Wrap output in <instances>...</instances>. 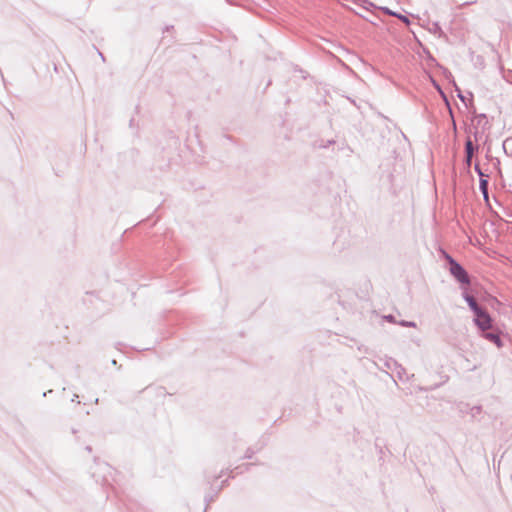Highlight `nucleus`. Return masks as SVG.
Returning <instances> with one entry per match:
<instances>
[{"label": "nucleus", "instance_id": "nucleus-15", "mask_svg": "<svg viewBox=\"0 0 512 512\" xmlns=\"http://www.w3.org/2000/svg\"><path fill=\"white\" fill-rule=\"evenodd\" d=\"M78 398V395H74L72 401H75Z\"/></svg>", "mask_w": 512, "mask_h": 512}, {"label": "nucleus", "instance_id": "nucleus-3", "mask_svg": "<svg viewBox=\"0 0 512 512\" xmlns=\"http://www.w3.org/2000/svg\"><path fill=\"white\" fill-rule=\"evenodd\" d=\"M482 337L486 340L494 343L498 348L502 347V341L498 334L494 332L482 331Z\"/></svg>", "mask_w": 512, "mask_h": 512}, {"label": "nucleus", "instance_id": "nucleus-6", "mask_svg": "<svg viewBox=\"0 0 512 512\" xmlns=\"http://www.w3.org/2000/svg\"><path fill=\"white\" fill-rule=\"evenodd\" d=\"M487 186H488L487 180L484 179L483 177H481L480 178V190L483 192L485 198L488 197Z\"/></svg>", "mask_w": 512, "mask_h": 512}, {"label": "nucleus", "instance_id": "nucleus-9", "mask_svg": "<svg viewBox=\"0 0 512 512\" xmlns=\"http://www.w3.org/2000/svg\"><path fill=\"white\" fill-rule=\"evenodd\" d=\"M475 171L478 173V175L481 177H484L483 172L481 171L480 167L478 165H475Z\"/></svg>", "mask_w": 512, "mask_h": 512}, {"label": "nucleus", "instance_id": "nucleus-10", "mask_svg": "<svg viewBox=\"0 0 512 512\" xmlns=\"http://www.w3.org/2000/svg\"><path fill=\"white\" fill-rule=\"evenodd\" d=\"M398 17H399L402 21H404V22H406V23H409V20H408V18H407L406 16H401V15H399Z\"/></svg>", "mask_w": 512, "mask_h": 512}, {"label": "nucleus", "instance_id": "nucleus-2", "mask_svg": "<svg viewBox=\"0 0 512 512\" xmlns=\"http://www.w3.org/2000/svg\"><path fill=\"white\" fill-rule=\"evenodd\" d=\"M474 322L481 331L492 329V319L490 315L483 309L475 314Z\"/></svg>", "mask_w": 512, "mask_h": 512}, {"label": "nucleus", "instance_id": "nucleus-1", "mask_svg": "<svg viewBox=\"0 0 512 512\" xmlns=\"http://www.w3.org/2000/svg\"><path fill=\"white\" fill-rule=\"evenodd\" d=\"M445 258L447 259L450 265L449 271L451 275L461 284H469L470 279L465 269L458 262H456L450 255L445 254Z\"/></svg>", "mask_w": 512, "mask_h": 512}, {"label": "nucleus", "instance_id": "nucleus-13", "mask_svg": "<svg viewBox=\"0 0 512 512\" xmlns=\"http://www.w3.org/2000/svg\"><path fill=\"white\" fill-rule=\"evenodd\" d=\"M459 97H460V99H461V100H462L463 102L465 101V98H464V96H462V95H459Z\"/></svg>", "mask_w": 512, "mask_h": 512}, {"label": "nucleus", "instance_id": "nucleus-11", "mask_svg": "<svg viewBox=\"0 0 512 512\" xmlns=\"http://www.w3.org/2000/svg\"><path fill=\"white\" fill-rule=\"evenodd\" d=\"M474 137H475V140H476V141H478V139H479V133H478V132H475V133H474Z\"/></svg>", "mask_w": 512, "mask_h": 512}, {"label": "nucleus", "instance_id": "nucleus-7", "mask_svg": "<svg viewBox=\"0 0 512 512\" xmlns=\"http://www.w3.org/2000/svg\"><path fill=\"white\" fill-rule=\"evenodd\" d=\"M400 325L404 327H416V323L412 321H401Z\"/></svg>", "mask_w": 512, "mask_h": 512}, {"label": "nucleus", "instance_id": "nucleus-5", "mask_svg": "<svg viewBox=\"0 0 512 512\" xmlns=\"http://www.w3.org/2000/svg\"><path fill=\"white\" fill-rule=\"evenodd\" d=\"M464 298H465L466 302L468 303L469 307L471 308V310L474 312V314H476L482 310V308H480L479 305L477 304L474 297H472L468 294H465Z\"/></svg>", "mask_w": 512, "mask_h": 512}, {"label": "nucleus", "instance_id": "nucleus-8", "mask_svg": "<svg viewBox=\"0 0 512 512\" xmlns=\"http://www.w3.org/2000/svg\"><path fill=\"white\" fill-rule=\"evenodd\" d=\"M477 121H478V124H480L482 121H484L485 123H487V117L486 115L484 114H481L479 116L476 117Z\"/></svg>", "mask_w": 512, "mask_h": 512}, {"label": "nucleus", "instance_id": "nucleus-4", "mask_svg": "<svg viewBox=\"0 0 512 512\" xmlns=\"http://www.w3.org/2000/svg\"><path fill=\"white\" fill-rule=\"evenodd\" d=\"M477 149V147L475 148L471 139H468L465 143V152H466V164L468 166L471 165V161H472V157H473V154H474V151Z\"/></svg>", "mask_w": 512, "mask_h": 512}, {"label": "nucleus", "instance_id": "nucleus-14", "mask_svg": "<svg viewBox=\"0 0 512 512\" xmlns=\"http://www.w3.org/2000/svg\"><path fill=\"white\" fill-rule=\"evenodd\" d=\"M386 318H387L389 321H392L393 316H388V317H386Z\"/></svg>", "mask_w": 512, "mask_h": 512}, {"label": "nucleus", "instance_id": "nucleus-12", "mask_svg": "<svg viewBox=\"0 0 512 512\" xmlns=\"http://www.w3.org/2000/svg\"><path fill=\"white\" fill-rule=\"evenodd\" d=\"M386 13L390 14V15H395L394 13H392L389 9H385Z\"/></svg>", "mask_w": 512, "mask_h": 512}]
</instances>
